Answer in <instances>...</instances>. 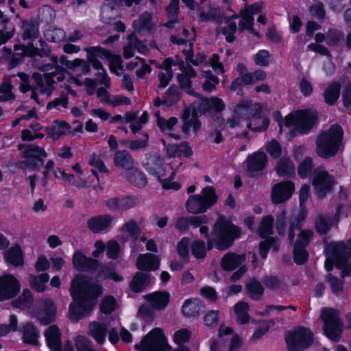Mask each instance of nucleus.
I'll use <instances>...</instances> for the list:
<instances>
[{
  "mask_svg": "<svg viewBox=\"0 0 351 351\" xmlns=\"http://www.w3.org/2000/svg\"><path fill=\"white\" fill-rule=\"evenodd\" d=\"M70 292L75 302L69 306V318L77 322L90 314L95 300L102 293L103 288L99 285L91 284L76 277L71 282Z\"/></svg>",
  "mask_w": 351,
  "mask_h": 351,
  "instance_id": "obj_1",
  "label": "nucleus"
},
{
  "mask_svg": "<svg viewBox=\"0 0 351 351\" xmlns=\"http://www.w3.org/2000/svg\"><path fill=\"white\" fill-rule=\"evenodd\" d=\"M343 147V130L338 124L332 125L316 136L315 153L323 159L335 158Z\"/></svg>",
  "mask_w": 351,
  "mask_h": 351,
  "instance_id": "obj_2",
  "label": "nucleus"
},
{
  "mask_svg": "<svg viewBox=\"0 0 351 351\" xmlns=\"http://www.w3.org/2000/svg\"><path fill=\"white\" fill-rule=\"evenodd\" d=\"M241 235V230L230 220L223 215L215 221L210 237L207 239V250L215 246L219 250L229 249Z\"/></svg>",
  "mask_w": 351,
  "mask_h": 351,
  "instance_id": "obj_3",
  "label": "nucleus"
},
{
  "mask_svg": "<svg viewBox=\"0 0 351 351\" xmlns=\"http://www.w3.org/2000/svg\"><path fill=\"white\" fill-rule=\"evenodd\" d=\"M143 165L151 175L154 176L160 182L163 189L173 190L180 189L178 183L171 182L175 176V171L171 168H170V175L165 178L167 166L158 154H146Z\"/></svg>",
  "mask_w": 351,
  "mask_h": 351,
  "instance_id": "obj_4",
  "label": "nucleus"
},
{
  "mask_svg": "<svg viewBox=\"0 0 351 351\" xmlns=\"http://www.w3.org/2000/svg\"><path fill=\"white\" fill-rule=\"evenodd\" d=\"M320 319L324 322L323 331L325 335L331 341L339 342L344 326L339 311L333 308L324 307L321 311Z\"/></svg>",
  "mask_w": 351,
  "mask_h": 351,
  "instance_id": "obj_5",
  "label": "nucleus"
},
{
  "mask_svg": "<svg viewBox=\"0 0 351 351\" xmlns=\"http://www.w3.org/2000/svg\"><path fill=\"white\" fill-rule=\"evenodd\" d=\"M317 123L316 112L311 110H297L289 114L285 119V125L292 128L300 134L308 132Z\"/></svg>",
  "mask_w": 351,
  "mask_h": 351,
  "instance_id": "obj_6",
  "label": "nucleus"
},
{
  "mask_svg": "<svg viewBox=\"0 0 351 351\" xmlns=\"http://www.w3.org/2000/svg\"><path fill=\"white\" fill-rule=\"evenodd\" d=\"M218 199L215 189L206 187L202 190V195H193L189 197L186 202V210L193 214L204 213Z\"/></svg>",
  "mask_w": 351,
  "mask_h": 351,
  "instance_id": "obj_7",
  "label": "nucleus"
},
{
  "mask_svg": "<svg viewBox=\"0 0 351 351\" xmlns=\"http://www.w3.org/2000/svg\"><path fill=\"white\" fill-rule=\"evenodd\" d=\"M288 351H304L313 343V334L304 327H298L288 330L285 334Z\"/></svg>",
  "mask_w": 351,
  "mask_h": 351,
  "instance_id": "obj_8",
  "label": "nucleus"
},
{
  "mask_svg": "<svg viewBox=\"0 0 351 351\" xmlns=\"http://www.w3.org/2000/svg\"><path fill=\"white\" fill-rule=\"evenodd\" d=\"M331 248L335 267L342 269L341 278L351 276V238L346 243L338 242L331 244Z\"/></svg>",
  "mask_w": 351,
  "mask_h": 351,
  "instance_id": "obj_9",
  "label": "nucleus"
},
{
  "mask_svg": "<svg viewBox=\"0 0 351 351\" xmlns=\"http://www.w3.org/2000/svg\"><path fill=\"white\" fill-rule=\"evenodd\" d=\"M134 348L139 351H165L170 350L171 346L167 344V341L162 330L156 328L146 335L141 340V344H136Z\"/></svg>",
  "mask_w": 351,
  "mask_h": 351,
  "instance_id": "obj_10",
  "label": "nucleus"
},
{
  "mask_svg": "<svg viewBox=\"0 0 351 351\" xmlns=\"http://www.w3.org/2000/svg\"><path fill=\"white\" fill-rule=\"evenodd\" d=\"M336 184L334 177L322 167H317L313 171L312 184L315 187L317 196L323 199L327 193L332 191Z\"/></svg>",
  "mask_w": 351,
  "mask_h": 351,
  "instance_id": "obj_11",
  "label": "nucleus"
},
{
  "mask_svg": "<svg viewBox=\"0 0 351 351\" xmlns=\"http://www.w3.org/2000/svg\"><path fill=\"white\" fill-rule=\"evenodd\" d=\"M193 112L197 115L207 113L221 112L225 108L223 101L217 97L204 98L199 97L193 103Z\"/></svg>",
  "mask_w": 351,
  "mask_h": 351,
  "instance_id": "obj_12",
  "label": "nucleus"
},
{
  "mask_svg": "<svg viewBox=\"0 0 351 351\" xmlns=\"http://www.w3.org/2000/svg\"><path fill=\"white\" fill-rule=\"evenodd\" d=\"M138 203V199L134 196L121 195L107 199L104 205L112 212H125L136 206Z\"/></svg>",
  "mask_w": 351,
  "mask_h": 351,
  "instance_id": "obj_13",
  "label": "nucleus"
},
{
  "mask_svg": "<svg viewBox=\"0 0 351 351\" xmlns=\"http://www.w3.org/2000/svg\"><path fill=\"white\" fill-rule=\"evenodd\" d=\"M20 291L18 280L11 274L0 276V301L15 297Z\"/></svg>",
  "mask_w": 351,
  "mask_h": 351,
  "instance_id": "obj_14",
  "label": "nucleus"
},
{
  "mask_svg": "<svg viewBox=\"0 0 351 351\" xmlns=\"http://www.w3.org/2000/svg\"><path fill=\"white\" fill-rule=\"evenodd\" d=\"M295 190V184L291 181H283L274 184L271 189V198L274 204H282L287 201Z\"/></svg>",
  "mask_w": 351,
  "mask_h": 351,
  "instance_id": "obj_15",
  "label": "nucleus"
},
{
  "mask_svg": "<svg viewBox=\"0 0 351 351\" xmlns=\"http://www.w3.org/2000/svg\"><path fill=\"white\" fill-rule=\"evenodd\" d=\"M245 163L247 174L254 177L266 168L268 163V157L265 152L258 151L249 155Z\"/></svg>",
  "mask_w": 351,
  "mask_h": 351,
  "instance_id": "obj_16",
  "label": "nucleus"
},
{
  "mask_svg": "<svg viewBox=\"0 0 351 351\" xmlns=\"http://www.w3.org/2000/svg\"><path fill=\"white\" fill-rule=\"evenodd\" d=\"M72 263L76 270L91 274L95 273L99 265V262L97 259L86 257L80 250L73 254Z\"/></svg>",
  "mask_w": 351,
  "mask_h": 351,
  "instance_id": "obj_17",
  "label": "nucleus"
},
{
  "mask_svg": "<svg viewBox=\"0 0 351 351\" xmlns=\"http://www.w3.org/2000/svg\"><path fill=\"white\" fill-rule=\"evenodd\" d=\"M38 311L36 317L43 325L53 322L56 317V306L50 299H42L38 302Z\"/></svg>",
  "mask_w": 351,
  "mask_h": 351,
  "instance_id": "obj_18",
  "label": "nucleus"
},
{
  "mask_svg": "<svg viewBox=\"0 0 351 351\" xmlns=\"http://www.w3.org/2000/svg\"><path fill=\"white\" fill-rule=\"evenodd\" d=\"M39 43L40 48L35 47L34 44L29 42L27 45H15L14 49L15 51H22L23 53H27L29 56L48 57L51 51L47 43L42 39L39 40Z\"/></svg>",
  "mask_w": 351,
  "mask_h": 351,
  "instance_id": "obj_19",
  "label": "nucleus"
},
{
  "mask_svg": "<svg viewBox=\"0 0 351 351\" xmlns=\"http://www.w3.org/2000/svg\"><path fill=\"white\" fill-rule=\"evenodd\" d=\"M143 298L156 311L165 309L170 300V295L167 291H155L145 295Z\"/></svg>",
  "mask_w": 351,
  "mask_h": 351,
  "instance_id": "obj_20",
  "label": "nucleus"
},
{
  "mask_svg": "<svg viewBox=\"0 0 351 351\" xmlns=\"http://www.w3.org/2000/svg\"><path fill=\"white\" fill-rule=\"evenodd\" d=\"M261 112V106L258 104H253L249 101H242L239 103L235 108L234 113L242 119H250L256 117Z\"/></svg>",
  "mask_w": 351,
  "mask_h": 351,
  "instance_id": "obj_21",
  "label": "nucleus"
},
{
  "mask_svg": "<svg viewBox=\"0 0 351 351\" xmlns=\"http://www.w3.org/2000/svg\"><path fill=\"white\" fill-rule=\"evenodd\" d=\"M197 114L194 112L191 115L189 108H185L183 110L181 119L183 121L182 132L187 136L190 134V129L193 128L195 132H198L202 126L200 121L197 118Z\"/></svg>",
  "mask_w": 351,
  "mask_h": 351,
  "instance_id": "obj_22",
  "label": "nucleus"
},
{
  "mask_svg": "<svg viewBox=\"0 0 351 351\" xmlns=\"http://www.w3.org/2000/svg\"><path fill=\"white\" fill-rule=\"evenodd\" d=\"M113 220L110 215H100L91 217L87 221V227L93 233H99L106 230Z\"/></svg>",
  "mask_w": 351,
  "mask_h": 351,
  "instance_id": "obj_23",
  "label": "nucleus"
},
{
  "mask_svg": "<svg viewBox=\"0 0 351 351\" xmlns=\"http://www.w3.org/2000/svg\"><path fill=\"white\" fill-rule=\"evenodd\" d=\"M245 258V254L228 252L221 258L220 265L223 270L231 271L243 265Z\"/></svg>",
  "mask_w": 351,
  "mask_h": 351,
  "instance_id": "obj_24",
  "label": "nucleus"
},
{
  "mask_svg": "<svg viewBox=\"0 0 351 351\" xmlns=\"http://www.w3.org/2000/svg\"><path fill=\"white\" fill-rule=\"evenodd\" d=\"M23 158L32 159L33 163L41 162V167L44 164V159L47 157L45 150L36 144H29L25 147L21 153Z\"/></svg>",
  "mask_w": 351,
  "mask_h": 351,
  "instance_id": "obj_25",
  "label": "nucleus"
},
{
  "mask_svg": "<svg viewBox=\"0 0 351 351\" xmlns=\"http://www.w3.org/2000/svg\"><path fill=\"white\" fill-rule=\"evenodd\" d=\"M136 265L141 271L156 270L159 268L160 259L158 256L153 254H140L136 259Z\"/></svg>",
  "mask_w": 351,
  "mask_h": 351,
  "instance_id": "obj_26",
  "label": "nucleus"
},
{
  "mask_svg": "<svg viewBox=\"0 0 351 351\" xmlns=\"http://www.w3.org/2000/svg\"><path fill=\"white\" fill-rule=\"evenodd\" d=\"M113 162L116 167L123 169L129 172L134 168V161L127 150H117L114 154Z\"/></svg>",
  "mask_w": 351,
  "mask_h": 351,
  "instance_id": "obj_27",
  "label": "nucleus"
},
{
  "mask_svg": "<svg viewBox=\"0 0 351 351\" xmlns=\"http://www.w3.org/2000/svg\"><path fill=\"white\" fill-rule=\"evenodd\" d=\"M45 336L49 348L53 351H62L61 336L58 326H50L45 332Z\"/></svg>",
  "mask_w": 351,
  "mask_h": 351,
  "instance_id": "obj_28",
  "label": "nucleus"
},
{
  "mask_svg": "<svg viewBox=\"0 0 351 351\" xmlns=\"http://www.w3.org/2000/svg\"><path fill=\"white\" fill-rule=\"evenodd\" d=\"M151 275L149 273L138 271L130 282L129 287L134 293L143 291L149 285Z\"/></svg>",
  "mask_w": 351,
  "mask_h": 351,
  "instance_id": "obj_29",
  "label": "nucleus"
},
{
  "mask_svg": "<svg viewBox=\"0 0 351 351\" xmlns=\"http://www.w3.org/2000/svg\"><path fill=\"white\" fill-rule=\"evenodd\" d=\"M203 311V303L197 298L186 300L182 307V313L189 317H199Z\"/></svg>",
  "mask_w": 351,
  "mask_h": 351,
  "instance_id": "obj_30",
  "label": "nucleus"
},
{
  "mask_svg": "<svg viewBox=\"0 0 351 351\" xmlns=\"http://www.w3.org/2000/svg\"><path fill=\"white\" fill-rule=\"evenodd\" d=\"M275 169L281 177H291L295 174V166L293 161L287 157H282L276 162Z\"/></svg>",
  "mask_w": 351,
  "mask_h": 351,
  "instance_id": "obj_31",
  "label": "nucleus"
},
{
  "mask_svg": "<svg viewBox=\"0 0 351 351\" xmlns=\"http://www.w3.org/2000/svg\"><path fill=\"white\" fill-rule=\"evenodd\" d=\"M22 38L34 40L39 36L38 24L34 20L22 21Z\"/></svg>",
  "mask_w": 351,
  "mask_h": 351,
  "instance_id": "obj_32",
  "label": "nucleus"
},
{
  "mask_svg": "<svg viewBox=\"0 0 351 351\" xmlns=\"http://www.w3.org/2000/svg\"><path fill=\"white\" fill-rule=\"evenodd\" d=\"M306 217V212L300 210L293 218L290 219L288 231V239L291 243L294 241L295 230H300Z\"/></svg>",
  "mask_w": 351,
  "mask_h": 351,
  "instance_id": "obj_33",
  "label": "nucleus"
},
{
  "mask_svg": "<svg viewBox=\"0 0 351 351\" xmlns=\"http://www.w3.org/2000/svg\"><path fill=\"white\" fill-rule=\"evenodd\" d=\"M341 86L339 82H332L326 87L323 93V97L328 105L332 106L336 103L339 97Z\"/></svg>",
  "mask_w": 351,
  "mask_h": 351,
  "instance_id": "obj_34",
  "label": "nucleus"
},
{
  "mask_svg": "<svg viewBox=\"0 0 351 351\" xmlns=\"http://www.w3.org/2000/svg\"><path fill=\"white\" fill-rule=\"evenodd\" d=\"M5 261L16 267L22 266L24 263L23 254L19 245L8 249L4 254Z\"/></svg>",
  "mask_w": 351,
  "mask_h": 351,
  "instance_id": "obj_35",
  "label": "nucleus"
},
{
  "mask_svg": "<svg viewBox=\"0 0 351 351\" xmlns=\"http://www.w3.org/2000/svg\"><path fill=\"white\" fill-rule=\"evenodd\" d=\"M245 289L250 298L254 300H260L264 292V287L261 282L253 278L246 282Z\"/></svg>",
  "mask_w": 351,
  "mask_h": 351,
  "instance_id": "obj_36",
  "label": "nucleus"
},
{
  "mask_svg": "<svg viewBox=\"0 0 351 351\" xmlns=\"http://www.w3.org/2000/svg\"><path fill=\"white\" fill-rule=\"evenodd\" d=\"M23 339L25 343L37 345L40 336L38 330L32 324L27 323L23 327Z\"/></svg>",
  "mask_w": 351,
  "mask_h": 351,
  "instance_id": "obj_37",
  "label": "nucleus"
},
{
  "mask_svg": "<svg viewBox=\"0 0 351 351\" xmlns=\"http://www.w3.org/2000/svg\"><path fill=\"white\" fill-rule=\"evenodd\" d=\"M70 129L69 123L64 121H55L54 125L47 128V134L53 140H57L61 135L66 134Z\"/></svg>",
  "mask_w": 351,
  "mask_h": 351,
  "instance_id": "obj_38",
  "label": "nucleus"
},
{
  "mask_svg": "<svg viewBox=\"0 0 351 351\" xmlns=\"http://www.w3.org/2000/svg\"><path fill=\"white\" fill-rule=\"evenodd\" d=\"M108 278L113 279L114 281H121L123 280L122 276L114 272V265L112 263L102 266L99 270L96 277L98 281H102Z\"/></svg>",
  "mask_w": 351,
  "mask_h": 351,
  "instance_id": "obj_39",
  "label": "nucleus"
},
{
  "mask_svg": "<svg viewBox=\"0 0 351 351\" xmlns=\"http://www.w3.org/2000/svg\"><path fill=\"white\" fill-rule=\"evenodd\" d=\"M15 77V75L5 76L3 78V82L0 85V93L6 101H12L16 98L15 95L12 91L13 89L12 80Z\"/></svg>",
  "mask_w": 351,
  "mask_h": 351,
  "instance_id": "obj_40",
  "label": "nucleus"
},
{
  "mask_svg": "<svg viewBox=\"0 0 351 351\" xmlns=\"http://www.w3.org/2000/svg\"><path fill=\"white\" fill-rule=\"evenodd\" d=\"M234 313L237 315V321L241 324H245L249 322L250 315L248 311L250 307L247 303L241 301L235 304L234 307Z\"/></svg>",
  "mask_w": 351,
  "mask_h": 351,
  "instance_id": "obj_41",
  "label": "nucleus"
},
{
  "mask_svg": "<svg viewBox=\"0 0 351 351\" xmlns=\"http://www.w3.org/2000/svg\"><path fill=\"white\" fill-rule=\"evenodd\" d=\"M88 51L97 52L99 58H106L108 60L112 65L119 67L120 69L121 66V59L120 56L112 55L108 50L103 49L100 47H92L88 48Z\"/></svg>",
  "mask_w": 351,
  "mask_h": 351,
  "instance_id": "obj_42",
  "label": "nucleus"
},
{
  "mask_svg": "<svg viewBox=\"0 0 351 351\" xmlns=\"http://www.w3.org/2000/svg\"><path fill=\"white\" fill-rule=\"evenodd\" d=\"M126 177L128 182L135 186L142 187L147 182L145 175L135 167L127 173Z\"/></svg>",
  "mask_w": 351,
  "mask_h": 351,
  "instance_id": "obj_43",
  "label": "nucleus"
},
{
  "mask_svg": "<svg viewBox=\"0 0 351 351\" xmlns=\"http://www.w3.org/2000/svg\"><path fill=\"white\" fill-rule=\"evenodd\" d=\"M90 335L99 343H102L106 339L107 327L104 324L93 322L89 325Z\"/></svg>",
  "mask_w": 351,
  "mask_h": 351,
  "instance_id": "obj_44",
  "label": "nucleus"
},
{
  "mask_svg": "<svg viewBox=\"0 0 351 351\" xmlns=\"http://www.w3.org/2000/svg\"><path fill=\"white\" fill-rule=\"evenodd\" d=\"M181 97L180 88L176 85H171L163 95L164 105L171 106L176 104Z\"/></svg>",
  "mask_w": 351,
  "mask_h": 351,
  "instance_id": "obj_45",
  "label": "nucleus"
},
{
  "mask_svg": "<svg viewBox=\"0 0 351 351\" xmlns=\"http://www.w3.org/2000/svg\"><path fill=\"white\" fill-rule=\"evenodd\" d=\"M274 217L271 215L264 217L258 227V234L262 238H266L273 233Z\"/></svg>",
  "mask_w": 351,
  "mask_h": 351,
  "instance_id": "obj_46",
  "label": "nucleus"
},
{
  "mask_svg": "<svg viewBox=\"0 0 351 351\" xmlns=\"http://www.w3.org/2000/svg\"><path fill=\"white\" fill-rule=\"evenodd\" d=\"M332 219L328 215H319L315 221V228L320 234H326L332 226Z\"/></svg>",
  "mask_w": 351,
  "mask_h": 351,
  "instance_id": "obj_47",
  "label": "nucleus"
},
{
  "mask_svg": "<svg viewBox=\"0 0 351 351\" xmlns=\"http://www.w3.org/2000/svg\"><path fill=\"white\" fill-rule=\"evenodd\" d=\"M33 302L32 293L28 289H25L23 293L14 301L13 305L19 308H25L31 306Z\"/></svg>",
  "mask_w": 351,
  "mask_h": 351,
  "instance_id": "obj_48",
  "label": "nucleus"
},
{
  "mask_svg": "<svg viewBox=\"0 0 351 351\" xmlns=\"http://www.w3.org/2000/svg\"><path fill=\"white\" fill-rule=\"evenodd\" d=\"M272 248L273 251L277 252L278 250V244L276 240L271 237H267L265 241L259 244V252L261 256L263 258H266L268 250Z\"/></svg>",
  "mask_w": 351,
  "mask_h": 351,
  "instance_id": "obj_49",
  "label": "nucleus"
},
{
  "mask_svg": "<svg viewBox=\"0 0 351 351\" xmlns=\"http://www.w3.org/2000/svg\"><path fill=\"white\" fill-rule=\"evenodd\" d=\"M343 40V33L337 29L330 28L326 33V43L329 46H338Z\"/></svg>",
  "mask_w": 351,
  "mask_h": 351,
  "instance_id": "obj_50",
  "label": "nucleus"
},
{
  "mask_svg": "<svg viewBox=\"0 0 351 351\" xmlns=\"http://www.w3.org/2000/svg\"><path fill=\"white\" fill-rule=\"evenodd\" d=\"M121 230L123 232H127L134 240H136L141 233V229L136 221L134 219H130L125 223Z\"/></svg>",
  "mask_w": 351,
  "mask_h": 351,
  "instance_id": "obj_51",
  "label": "nucleus"
},
{
  "mask_svg": "<svg viewBox=\"0 0 351 351\" xmlns=\"http://www.w3.org/2000/svg\"><path fill=\"white\" fill-rule=\"evenodd\" d=\"M313 167L314 165L313 159L310 157L305 158L304 160L298 166V175L302 178H306L308 177L312 173Z\"/></svg>",
  "mask_w": 351,
  "mask_h": 351,
  "instance_id": "obj_52",
  "label": "nucleus"
},
{
  "mask_svg": "<svg viewBox=\"0 0 351 351\" xmlns=\"http://www.w3.org/2000/svg\"><path fill=\"white\" fill-rule=\"evenodd\" d=\"M203 76L206 78V81L202 84L203 89L206 92L215 90L216 85L219 83V79L210 71H204Z\"/></svg>",
  "mask_w": 351,
  "mask_h": 351,
  "instance_id": "obj_53",
  "label": "nucleus"
},
{
  "mask_svg": "<svg viewBox=\"0 0 351 351\" xmlns=\"http://www.w3.org/2000/svg\"><path fill=\"white\" fill-rule=\"evenodd\" d=\"M308 253L306 247L293 245V259L296 264L303 265L308 260Z\"/></svg>",
  "mask_w": 351,
  "mask_h": 351,
  "instance_id": "obj_54",
  "label": "nucleus"
},
{
  "mask_svg": "<svg viewBox=\"0 0 351 351\" xmlns=\"http://www.w3.org/2000/svg\"><path fill=\"white\" fill-rule=\"evenodd\" d=\"M262 282L266 288L271 290H277L284 287V283L277 276H265Z\"/></svg>",
  "mask_w": 351,
  "mask_h": 351,
  "instance_id": "obj_55",
  "label": "nucleus"
},
{
  "mask_svg": "<svg viewBox=\"0 0 351 351\" xmlns=\"http://www.w3.org/2000/svg\"><path fill=\"white\" fill-rule=\"evenodd\" d=\"M77 351H97L94 349L93 343L84 336H78L75 341Z\"/></svg>",
  "mask_w": 351,
  "mask_h": 351,
  "instance_id": "obj_56",
  "label": "nucleus"
},
{
  "mask_svg": "<svg viewBox=\"0 0 351 351\" xmlns=\"http://www.w3.org/2000/svg\"><path fill=\"white\" fill-rule=\"evenodd\" d=\"M326 280L330 284L333 293L339 295L343 291V281L332 276L330 273L326 276Z\"/></svg>",
  "mask_w": 351,
  "mask_h": 351,
  "instance_id": "obj_57",
  "label": "nucleus"
},
{
  "mask_svg": "<svg viewBox=\"0 0 351 351\" xmlns=\"http://www.w3.org/2000/svg\"><path fill=\"white\" fill-rule=\"evenodd\" d=\"M226 26L220 28V32L226 36V40L228 43H233L235 40L234 34L237 32V24L235 22L226 21Z\"/></svg>",
  "mask_w": 351,
  "mask_h": 351,
  "instance_id": "obj_58",
  "label": "nucleus"
},
{
  "mask_svg": "<svg viewBox=\"0 0 351 351\" xmlns=\"http://www.w3.org/2000/svg\"><path fill=\"white\" fill-rule=\"evenodd\" d=\"M313 237V231L310 230H304L298 234V238L294 245L307 247L311 241Z\"/></svg>",
  "mask_w": 351,
  "mask_h": 351,
  "instance_id": "obj_59",
  "label": "nucleus"
},
{
  "mask_svg": "<svg viewBox=\"0 0 351 351\" xmlns=\"http://www.w3.org/2000/svg\"><path fill=\"white\" fill-rule=\"evenodd\" d=\"M17 76L19 77L18 83L19 84V90L22 93H27L29 90L34 88V85L32 84L31 77L24 73H19Z\"/></svg>",
  "mask_w": 351,
  "mask_h": 351,
  "instance_id": "obj_60",
  "label": "nucleus"
},
{
  "mask_svg": "<svg viewBox=\"0 0 351 351\" xmlns=\"http://www.w3.org/2000/svg\"><path fill=\"white\" fill-rule=\"evenodd\" d=\"M287 212L283 210L276 215V228L280 236H285L286 232Z\"/></svg>",
  "mask_w": 351,
  "mask_h": 351,
  "instance_id": "obj_61",
  "label": "nucleus"
},
{
  "mask_svg": "<svg viewBox=\"0 0 351 351\" xmlns=\"http://www.w3.org/2000/svg\"><path fill=\"white\" fill-rule=\"evenodd\" d=\"M191 248L193 255H194L197 258H202L205 257L206 254V246L203 241H194L191 245Z\"/></svg>",
  "mask_w": 351,
  "mask_h": 351,
  "instance_id": "obj_62",
  "label": "nucleus"
},
{
  "mask_svg": "<svg viewBox=\"0 0 351 351\" xmlns=\"http://www.w3.org/2000/svg\"><path fill=\"white\" fill-rule=\"evenodd\" d=\"M271 54L267 50H260L254 58L255 64L260 66H267L269 64Z\"/></svg>",
  "mask_w": 351,
  "mask_h": 351,
  "instance_id": "obj_63",
  "label": "nucleus"
},
{
  "mask_svg": "<svg viewBox=\"0 0 351 351\" xmlns=\"http://www.w3.org/2000/svg\"><path fill=\"white\" fill-rule=\"evenodd\" d=\"M191 337V332L186 328H183L175 332L174 342L178 345H182L188 342Z\"/></svg>",
  "mask_w": 351,
  "mask_h": 351,
  "instance_id": "obj_64",
  "label": "nucleus"
}]
</instances>
